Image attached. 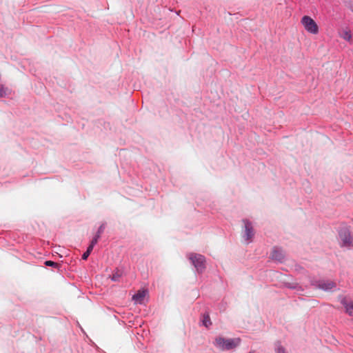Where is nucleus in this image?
Here are the masks:
<instances>
[{
	"mask_svg": "<svg viewBox=\"0 0 353 353\" xmlns=\"http://www.w3.org/2000/svg\"><path fill=\"white\" fill-rule=\"evenodd\" d=\"M241 342L239 338L224 339L218 337L215 340V345L222 350H230L236 347Z\"/></svg>",
	"mask_w": 353,
	"mask_h": 353,
	"instance_id": "1",
	"label": "nucleus"
},
{
	"mask_svg": "<svg viewBox=\"0 0 353 353\" xmlns=\"http://www.w3.org/2000/svg\"><path fill=\"white\" fill-rule=\"evenodd\" d=\"M188 259L198 273H202L206 268V260L203 255L197 253H190Z\"/></svg>",
	"mask_w": 353,
	"mask_h": 353,
	"instance_id": "2",
	"label": "nucleus"
},
{
	"mask_svg": "<svg viewBox=\"0 0 353 353\" xmlns=\"http://www.w3.org/2000/svg\"><path fill=\"white\" fill-rule=\"evenodd\" d=\"M311 285L324 291L331 290L336 287V283L330 280H312Z\"/></svg>",
	"mask_w": 353,
	"mask_h": 353,
	"instance_id": "3",
	"label": "nucleus"
},
{
	"mask_svg": "<svg viewBox=\"0 0 353 353\" xmlns=\"http://www.w3.org/2000/svg\"><path fill=\"white\" fill-rule=\"evenodd\" d=\"M301 23L308 32L314 34L319 32V28L316 23L310 17L303 16L301 19Z\"/></svg>",
	"mask_w": 353,
	"mask_h": 353,
	"instance_id": "4",
	"label": "nucleus"
},
{
	"mask_svg": "<svg viewBox=\"0 0 353 353\" xmlns=\"http://www.w3.org/2000/svg\"><path fill=\"white\" fill-rule=\"evenodd\" d=\"M339 239L342 247H350L353 242V238L347 228H342L339 232Z\"/></svg>",
	"mask_w": 353,
	"mask_h": 353,
	"instance_id": "5",
	"label": "nucleus"
},
{
	"mask_svg": "<svg viewBox=\"0 0 353 353\" xmlns=\"http://www.w3.org/2000/svg\"><path fill=\"white\" fill-rule=\"evenodd\" d=\"M243 223L245 224L244 238L247 241H250L254 235V229H253L252 223L247 219H244Z\"/></svg>",
	"mask_w": 353,
	"mask_h": 353,
	"instance_id": "6",
	"label": "nucleus"
},
{
	"mask_svg": "<svg viewBox=\"0 0 353 353\" xmlns=\"http://www.w3.org/2000/svg\"><path fill=\"white\" fill-rule=\"evenodd\" d=\"M341 303L345 307V312L350 315H353V301L348 302L346 297L340 296Z\"/></svg>",
	"mask_w": 353,
	"mask_h": 353,
	"instance_id": "7",
	"label": "nucleus"
},
{
	"mask_svg": "<svg viewBox=\"0 0 353 353\" xmlns=\"http://www.w3.org/2000/svg\"><path fill=\"white\" fill-rule=\"evenodd\" d=\"M147 294L146 290H139L133 296L132 299L136 304L143 303L144 299Z\"/></svg>",
	"mask_w": 353,
	"mask_h": 353,
	"instance_id": "8",
	"label": "nucleus"
},
{
	"mask_svg": "<svg viewBox=\"0 0 353 353\" xmlns=\"http://www.w3.org/2000/svg\"><path fill=\"white\" fill-rule=\"evenodd\" d=\"M271 257L273 260L281 262L284 259V254L283 252V250L276 247L274 248L271 254Z\"/></svg>",
	"mask_w": 353,
	"mask_h": 353,
	"instance_id": "9",
	"label": "nucleus"
},
{
	"mask_svg": "<svg viewBox=\"0 0 353 353\" xmlns=\"http://www.w3.org/2000/svg\"><path fill=\"white\" fill-rule=\"evenodd\" d=\"M202 324L206 327H209L212 325V322L208 313H204L203 314Z\"/></svg>",
	"mask_w": 353,
	"mask_h": 353,
	"instance_id": "10",
	"label": "nucleus"
},
{
	"mask_svg": "<svg viewBox=\"0 0 353 353\" xmlns=\"http://www.w3.org/2000/svg\"><path fill=\"white\" fill-rule=\"evenodd\" d=\"M276 353H285V348L281 345V343L279 342H278L276 344Z\"/></svg>",
	"mask_w": 353,
	"mask_h": 353,
	"instance_id": "11",
	"label": "nucleus"
},
{
	"mask_svg": "<svg viewBox=\"0 0 353 353\" xmlns=\"http://www.w3.org/2000/svg\"><path fill=\"white\" fill-rule=\"evenodd\" d=\"M121 276V273L119 271H117L115 273H114L112 276V280L114 281H119V278Z\"/></svg>",
	"mask_w": 353,
	"mask_h": 353,
	"instance_id": "12",
	"label": "nucleus"
},
{
	"mask_svg": "<svg viewBox=\"0 0 353 353\" xmlns=\"http://www.w3.org/2000/svg\"><path fill=\"white\" fill-rule=\"evenodd\" d=\"M342 38L346 41H350L352 38V34L350 32L345 31L342 34Z\"/></svg>",
	"mask_w": 353,
	"mask_h": 353,
	"instance_id": "13",
	"label": "nucleus"
},
{
	"mask_svg": "<svg viewBox=\"0 0 353 353\" xmlns=\"http://www.w3.org/2000/svg\"><path fill=\"white\" fill-rule=\"evenodd\" d=\"M45 265H47V266H52V267H54V268H59V265L57 263H55L54 261H46L45 262Z\"/></svg>",
	"mask_w": 353,
	"mask_h": 353,
	"instance_id": "14",
	"label": "nucleus"
},
{
	"mask_svg": "<svg viewBox=\"0 0 353 353\" xmlns=\"http://www.w3.org/2000/svg\"><path fill=\"white\" fill-rule=\"evenodd\" d=\"M104 229H105V225L104 224H102L98 229V231L96 234V235H99V236L100 237L101 236V234L104 231Z\"/></svg>",
	"mask_w": 353,
	"mask_h": 353,
	"instance_id": "15",
	"label": "nucleus"
},
{
	"mask_svg": "<svg viewBox=\"0 0 353 353\" xmlns=\"http://www.w3.org/2000/svg\"><path fill=\"white\" fill-rule=\"evenodd\" d=\"M99 238L100 237L99 236V235H95L94 237L91 241L90 245H92L94 246L97 243Z\"/></svg>",
	"mask_w": 353,
	"mask_h": 353,
	"instance_id": "16",
	"label": "nucleus"
},
{
	"mask_svg": "<svg viewBox=\"0 0 353 353\" xmlns=\"http://www.w3.org/2000/svg\"><path fill=\"white\" fill-rule=\"evenodd\" d=\"M90 254V253L88 252V251L85 252L83 253V254L82 255V259L83 260H86Z\"/></svg>",
	"mask_w": 353,
	"mask_h": 353,
	"instance_id": "17",
	"label": "nucleus"
},
{
	"mask_svg": "<svg viewBox=\"0 0 353 353\" xmlns=\"http://www.w3.org/2000/svg\"><path fill=\"white\" fill-rule=\"evenodd\" d=\"M93 248H94V245H90L88 246V248H87V250L88 252L91 253V252L93 250Z\"/></svg>",
	"mask_w": 353,
	"mask_h": 353,
	"instance_id": "18",
	"label": "nucleus"
},
{
	"mask_svg": "<svg viewBox=\"0 0 353 353\" xmlns=\"http://www.w3.org/2000/svg\"><path fill=\"white\" fill-rule=\"evenodd\" d=\"M3 94H5V92L1 90H0V96L2 97L3 95Z\"/></svg>",
	"mask_w": 353,
	"mask_h": 353,
	"instance_id": "19",
	"label": "nucleus"
},
{
	"mask_svg": "<svg viewBox=\"0 0 353 353\" xmlns=\"http://www.w3.org/2000/svg\"><path fill=\"white\" fill-rule=\"evenodd\" d=\"M288 287L290 288H294V287L292 286V285H289Z\"/></svg>",
	"mask_w": 353,
	"mask_h": 353,
	"instance_id": "20",
	"label": "nucleus"
},
{
	"mask_svg": "<svg viewBox=\"0 0 353 353\" xmlns=\"http://www.w3.org/2000/svg\"><path fill=\"white\" fill-rule=\"evenodd\" d=\"M248 353H255V352H254V351H250V352H248Z\"/></svg>",
	"mask_w": 353,
	"mask_h": 353,
	"instance_id": "21",
	"label": "nucleus"
}]
</instances>
